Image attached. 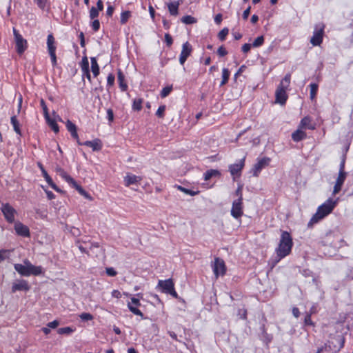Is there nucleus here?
I'll use <instances>...</instances> for the list:
<instances>
[{"mask_svg": "<svg viewBox=\"0 0 353 353\" xmlns=\"http://www.w3.org/2000/svg\"><path fill=\"white\" fill-rule=\"evenodd\" d=\"M291 75L290 74H287L284 77V78L281 81L280 84L279 85V88H283V90H287L290 84Z\"/></svg>", "mask_w": 353, "mask_h": 353, "instance_id": "obj_25", "label": "nucleus"}, {"mask_svg": "<svg viewBox=\"0 0 353 353\" xmlns=\"http://www.w3.org/2000/svg\"><path fill=\"white\" fill-rule=\"evenodd\" d=\"M250 10H251V7L249 6L247 9H245L243 13V19L244 20H247L249 15H250Z\"/></svg>", "mask_w": 353, "mask_h": 353, "instance_id": "obj_63", "label": "nucleus"}, {"mask_svg": "<svg viewBox=\"0 0 353 353\" xmlns=\"http://www.w3.org/2000/svg\"><path fill=\"white\" fill-rule=\"evenodd\" d=\"M157 288H159L162 292L168 294L174 288V283L171 279L159 280Z\"/></svg>", "mask_w": 353, "mask_h": 353, "instance_id": "obj_13", "label": "nucleus"}, {"mask_svg": "<svg viewBox=\"0 0 353 353\" xmlns=\"http://www.w3.org/2000/svg\"><path fill=\"white\" fill-rule=\"evenodd\" d=\"M114 10V8L113 6H108L107 10H106V15L109 17H111L113 14Z\"/></svg>", "mask_w": 353, "mask_h": 353, "instance_id": "obj_62", "label": "nucleus"}, {"mask_svg": "<svg viewBox=\"0 0 353 353\" xmlns=\"http://www.w3.org/2000/svg\"><path fill=\"white\" fill-rule=\"evenodd\" d=\"M310 98H311V99H314L317 93L318 85L316 83H311L310 85Z\"/></svg>", "mask_w": 353, "mask_h": 353, "instance_id": "obj_38", "label": "nucleus"}, {"mask_svg": "<svg viewBox=\"0 0 353 353\" xmlns=\"http://www.w3.org/2000/svg\"><path fill=\"white\" fill-rule=\"evenodd\" d=\"M142 103L143 99L141 98L134 99L132 109L135 111H140L142 109Z\"/></svg>", "mask_w": 353, "mask_h": 353, "instance_id": "obj_32", "label": "nucleus"}, {"mask_svg": "<svg viewBox=\"0 0 353 353\" xmlns=\"http://www.w3.org/2000/svg\"><path fill=\"white\" fill-rule=\"evenodd\" d=\"M82 243H86V242H85V241H81V240H77V241H76V243H76L77 246L78 247V248L79 249V250H80L82 253H85V254H88V255H89V252H88V251L87 250V248H85V247H83V246L82 245V244H81Z\"/></svg>", "mask_w": 353, "mask_h": 353, "instance_id": "obj_43", "label": "nucleus"}, {"mask_svg": "<svg viewBox=\"0 0 353 353\" xmlns=\"http://www.w3.org/2000/svg\"><path fill=\"white\" fill-rule=\"evenodd\" d=\"M55 170L56 172L68 183L70 181H72V178L70 175H68V173L62 168L57 166Z\"/></svg>", "mask_w": 353, "mask_h": 353, "instance_id": "obj_27", "label": "nucleus"}, {"mask_svg": "<svg viewBox=\"0 0 353 353\" xmlns=\"http://www.w3.org/2000/svg\"><path fill=\"white\" fill-rule=\"evenodd\" d=\"M252 46L250 43H245L243 45L241 50L243 53H248L250 50Z\"/></svg>", "mask_w": 353, "mask_h": 353, "instance_id": "obj_59", "label": "nucleus"}, {"mask_svg": "<svg viewBox=\"0 0 353 353\" xmlns=\"http://www.w3.org/2000/svg\"><path fill=\"white\" fill-rule=\"evenodd\" d=\"M68 183L73 188H75L79 193L82 189H83L80 185H79L76 181L72 178V181H70Z\"/></svg>", "mask_w": 353, "mask_h": 353, "instance_id": "obj_46", "label": "nucleus"}, {"mask_svg": "<svg viewBox=\"0 0 353 353\" xmlns=\"http://www.w3.org/2000/svg\"><path fill=\"white\" fill-rule=\"evenodd\" d=\"M323 29L324 27H321L319 29L316 28L313 36L311 37L310 43L314 46H320L323 41Z\"/></svg>", "mask_w": 353, "mask_h": 353, "instance_id": "obj_14", "label": "nucleus"}, {"mask_svg": "<svg viewBox=\"0 0 353 353\" xmlns=\"http://www.w3.org/2000/svg\"><path fill=\"white\" fill-rule=\"evenodd\" d=\"M59 325V322L57 320H54L53 321L49 322L48 323V327L50 328H56Z\"/></svg>", "mask_w": 353, "mask_h": 353, "instance_id": "obj_61", "label": "nucleus"}, {"mask_svg": "<svg viewBox=\"0 0 353 353\" xmlns=\"http://www.w3.org/2000/svg\"><path fill=\"white\" fill-rule=\"evenodd\" d=\"M130 16L131 13L130 11L122 12L121 14V23L125 24L128 21Z\"/></svg>", "mask_w": 353, "mask_h": 353, "instance_id": "obj_36", "label": "nucleus"}, {"mask_svg": "<svg viewBox=\"0 0 353 353\" xmlns=\"http://www.w3.org/2000/svg\"><path fill=\"white\" fill-rule=\"evenodd\" d=\"M306 137V133L300 129L296 130L292 134V139L295 142L301 141L305 139Z\"/></svg>", "mask_w": 353, "mask_h": 353, "instance_id": "obj_22", "label": "nucleus"}, {"mask_svg": "<svg viewBox=\"0 0 353 353\" xmlns=\"http://www.w3.org/2000/svg\"><path fill=\"white\" fill-rule=\"evenodd\" d=\"M23 264H14V270L22 276H39L44 274L41 266H36L31 263L28 259L23 260Z\"/></svg>", "mask_w": 353, "mask_h": 353, "instance_id": "obj_3", "label": "nucleus"}, {"mask_svg": "<svg viewBox=\"0 0 353 353\" xmlns=\"http://www.w3.org/2000/svg\"><path fill=\"white\" fill-rule=\"evenodd\" d=\"M140 305V300L135 297H132L131 301L128 303V307L131 312L144 319L145 317L143 312L138 308Z\"/></svg>", "mask_w": 353, "mask_h": 353, "instance_id": "obj_9", "label": "nucleus"}, {"mask_svg": "<svg viewBox=\"0 0 353 353\" xmlns=\"http://www.w3.org/2000/svg\"><path fill=\"white\" fill-rule=\"evenodd\" d=\"M270 159L268 157H263L259 159L254 165L252 168V173L254 176H258L261 170L269 165Z\"/></svg>", "mask_w": 353, "mask_h": 353, "instance_id": "obj_12", "label": "nucleus"}, {"mask_svg": "<svg viewBox=\"0 0 353 353\" xmlns=\"http://www.w3.org/2000/svg\"><path fill=\"white\" fill-rule=\"evenodd\" d=\"M14 230L17 234L19 236L28 237L30 236V230L29 228L21 223V222H17L14 224Z\"/></svg>", "mask_w": 353, "mask_h": 353, "instance_id": "obj_15", "label": "nucleus"}, {"mask_svg": "<svg viewBox=\"0 0 353 353\" xmlns=\"http://www.w3.org/2000/svg\"><path fill=\"white\" fill-rule=\"evenodd\" d=\"M114 79H115L114 75L112 73L109 74L108 76V78H107V86L108 87L112 86L114 83Z\"/></svg>", "mask_w": 353, "mask_h": 353, "instance_id": "obj_50", "label": "nucleus"}, {"mask_svg": "<svg viewBox=\"0 0 353 353\" xmlns=\"http://www.w3.org/2000/svg\"><path fill=\"white\" fill-rule=\"evenodd\" d=\"M346 175H347V173L346 172H339V176L337 177V179H336V183H339V184H341V185H343L345 180V178H346Z\"/></svg>", "mask_w": 353, "mask_h": 353, "instance_id": "obj_44", "label": "nucleus"}, {"mask_svg": "<svg viewBox=\"0 0 353 353\" xmlns=\"http://www.w3.org/2000/svg\"><path fill=\"white\" fill-rule=\"evenodd\" d=\"M165 110V105H160L156 112V115L159 118H163L164 117Z\"/></svg>", "mask_w": 353, "mask_h": 353, "instance_id": "obj_48", "label": "nucleus"}, {"mask_svg": "<svg viewBox=\"0 0 353 353\" xmlns=\"http://www.w3.org/2000/svg\"><path fill=\"white\" fill-rule=\"evenodd\" d=\"M299 127L310 130L314 129V126L311 125V119L309 117H305L301 119Z\"/></svg>", "mask_w": 353, "mask_h": 353, "instance_id": "obj_26", "label": "nucleus"}, {"mask_svg": "<svg viewBox=\"0 0 353 353\" xmlns=\"http://www.w3.org/2000/svg\"><path fill=\"white\" fill-rule=\"evenodd\" d=\"M47 46L49 54L56 52L55 40L52 34L48 35Z\"/></svg>", "mask_w": 353, "mask_h": 353, "instance_id": "obj_20", "label": "nucleus"}, {"mask_svg": "<svg viewBox=\"0 0 353 353\" xmlns=\"http://www.w3.org/2000/svg\"><path fill=\"white\" fill-rule=\"evenodd\" d=\"M220 176L221 173L219 170L213 169L208 170L204 173V180L208 181L213 176L219 177Z\"/></svg>", "mask_w": 353, "mask_h": 353, "instance_id": "obj_24", "label": "nucleus"}, {"mask_svg": "<svg viewBox=\"0 0 353 353\" xmlns=\"http://www.w3.org/2000/svg\"><path fill=\"white\" fill-rule=\"evenodd\" d=\"M34 1L39 8L44 10L46 7L48 0H34Z\"/></svg>", "mask_w": 353, "mask_h": 353, "instance_id": "obj_49", "label": "nucleus"}, {"mask_svg": "<svg viewBox=\"0 0 353 353\" xmlns=\"http://www.w3.org/2000/svg\"><path fill=\"white\" fill-rule=\"evenodd\" d=\"M176 188L179 190H180V191H181V192H184V193H185L187 194L191 195V196L196 195L199 193V191H194V190H190V189H187V188H184V187H183L181 185H176Z\"/></svg>", "mask_w": 353, "mask_h": 353, "instance_id": "obj_33", "label": "nucleus"}, {"mask_svg": "<svg viewBox=\"0 0 353 353\" xmlns=\"http://www.w3.org/2000/svg\"><path fill=\"white\" fill-rule=\"evenodd\" d=\"M341 188H342V185L336 182L334 187V190H333V194H336L339 193L341 191Z\"/></svg>", "mask_w": 353, "mask_h": 353, "instance_id": "obj_64", "label": "nucleus"}, {"mask_svg": "<svg viewBox=\"0 0 353 353\" xmlns=\"http://www.w3.org/2000/svg\"><path fill=\"white\" fill-rule=\"evenodd\" d=\"M38 166L41 169V171L42 172V175L44 177L46 182L50 185V183H52L53 181L52 178L50 176V175L48 174L46 170L44 169L43 165L41 163H38Z\"/></svg>", "mask_w": 353, "mask_h": 353, "instance_id": "obj_29", "label": "nucleus"}, {"mask_svg": "<svg viewBox=\"0 0 353 353\" xmlns=\"http://www.w3.org/2000/svg\"><path fill=\"white\" fill-rule=\"evenodd\" d=\"M230 77V71L228 68H223L222 71V81L220 83V86H223L226 84L228 81Z\"/></svg>", "mask_w": 353, "mask_h": 353, "instance_id": "obj_30", "label": "nucleus"}, {"mask_svg": "<svg viewBox=\"0 0 353 353\" xmlns=\"http://www.w3.org/2000/svg\"><path fill=\"white\" fill-rule=\"evenodd\" d=\"M80 319L82 321H87L93 319V316L90 313L83 312L79 315Z\"/></svg>", "mask_w": 353, "mask_h": 353, "instance_id": "obj_47", "label": "nucleus"}, {"mask_svg": "<svg viewBox=\"0 0 353 353\" xmlns=\"http://www.w3.org/2000/svg\"><path fill=\"white\" fill-rule=\"evenodd\" d=\"M105 272L110 276H115L117 274V271L113 268H106Z\"/></svg>", "mask_w": 353, "mask_h": 353, "instance_id": "obj_56", "label": "nucleus"}, {"mask_svg": "<svg viewBox=\"0 0 353 353\" xmlns=\"http://www.w3.org/2000/svg\"><path fill=\"white\" fill-rule=\"evenodd\" d=\"M73 332V329L70 327H61L57 330L59 334H70Z\"/></svg>", "mask_w": 353, "mask_h": 353, "instance_id": "obj_39", "label": "nucleus"}, {"mask_svg": "<svg viewBox=\"0 0 353 353\" xmlns=\"http://www.w3.org/2000/svg\"><path fill=\"white\" fill-rule=\"evenodd\" d=\"M165 41L168 47L171 46L173 43V39L169 33L165 34Z\"/></svg>", "mask_w": 353, "mask_h": 353, "instance_id": "obj_55", "label": "nucleus"}, {"mask_svg": "<svg viewBox=\"0 0 353 353\" xmlns=\"http://www.w3.org/2000/svg\"><path fill=\"white\" fill-rule=\"evenodd\" d=\"M82 145L92 148L93 151H99L102 148L101 141L99 139H96L93 141H86L82 143Z\"/></svg>", "mask_w": 353, "mask_h": 353, "instance_id": "obj_17", "label": "nucleus"}, {"mask_svg": "<svg viewBox=\"0 0 353 353\" xmlns=\"http://www.w3.org/2000/svg\"><path fill=\"white\" fill-rule=\"evenodd\" d=\"M141 180L140 176L134 175V174H127L124 178L125 185L126 186H130L133 184H138Z\"/></svg>", "mask_w": 353, "mask_h": 353, "instance_id": "obj_18", "label": "nucleus"}, {"mask_svg": "<svg viewBox=\"0 0 353 353\" xmlns=\"http://www.w3.org/2000/svg\"><path fill=\"white\" fill-rule=\"evenodd\" d=\"M245 157H244L243 159H240L239 162L229 165V171L233 176L234 180H235V176H239L241 175V170L245 165Z\"/></svg>", "mask_w": 353, "mask_h": 353, "instance_id": "obj_7", "label": "nucleus"}, {"mask_svg": "<svg viewBox=\"0 0 353 353\" xmlns=\"http://www.w3.org/2000/svg\"><path fill=\"white\" fill-rule=\"evenodd\" d=\"M80 65H81L82 71L90 69L89 68L88 59V57L86 56H84L82 58L81 62L80 63Z\"/></svg>", "mask_w": 353, "mask_h": 353, "instance_id": "obj_37", "label": "nucleus"}, {"mask_svg": "<svg viewBox=\"0 0 353 353\" xmlns=\"http://www.w3.org/2000/svg\"><path fill=\"white\" fill-rule=\"evenodd\" d=\"M1 211L8 223H12L14 222V215L17 212L9 203L3 204Z\"/></svg>", "mask_w": 353, "mask_h": 353, "instance_id": "obj_8", "label": "nucleus"}, {"mask_svg": "<svg viewBox=\"0 0 353 353\" xmlns=\"http://www.w3.org/2000/svg\"><path fill=\"white\" fill-rule=\"evenodd\" d=\"M337 201L328 199L325 203L319 206L316 212L312 216L307 223L308 228H312L321 219L330 214L336 205Z\"/></svg>", "mask_w": 353, "mask_h": 353, "instance_id": "obj_2", "label": "nucleus"}, {"mask_svg": "<svg viewBox=\"0 0 353 353\" xmlns=\"http://www.w3.org/2000/svg\"><path fill=\"white\" fill-rule=\"evenodd\" d=\"M180 3L179 1H172L168 4L169 12L172 16H176L179 13V6Z\"/></svg>", "mask_w": 353, "mask_h": 353, "instance_id": "obj_21", "label": "nucleus"}, {"mask_svg": "<svg viewBox=\"0 0 353 353\" xmlns=\"http://www.w3.org/2000/svg\"><path fill=\"white\" fill-rule=\"evenodd\" d=\"M70 134H71V136L72 137V138H74V139L77 140V143L80 145H82V143L79 141V139L77 130H74V131L70 132Z\"/></svg>", "mask_w": 353, "mask_h": 353, "instance_id": "obj_58", "label": "nucleus"}, {"mask_svg": "<svg viewBox=\"0 0 353 353\" xmlns=\"http://www.w3.org/2000/svg\"><path fill=\"white\" fill-rule=\"evenodd\" d=\"M305 325H313V323L311 319V314L307 313L304 318Z\"/></svg>", "mask_w": 353, "mask_h": 353, "instance_id": "obj_53", "label": "nucleus"}, {"mask_svg": "<svg viewBox=\"0 0 353 353\" xmlns=\"http://www.w3.org/2000/svg\"><path fill=\"white\" fill-rule=\"evenodd\" d=\"M230 212L233 218L241 219L243 214V203L241 199L233 201Z\"/></svg>", "mask_w": 353, "mask_h": 353, "instance_id": "obj_5", "label": "nucleus"}, {"mask_svg": "<svg viewBox=\"0 0 353 353\" xmlns=\"http://www.w3.org/2000/svg\"><path fill=\"white\" fill-rule=\"evenodd\" d=\"M13 33L16 41V50L18 54H23L27 48V41L14 28Z\"/></svg>", "mask_w": 353, "mask_h": 353, "instance_id": "obj_4", "label": "nucleus"}, {"mask_svg": "<svg viewBox=\"0 0 353 353\" xmlns=\"http://www.w3.org/2000/svg\"><path fill=\"white\" fill-rule=\"evenodd\" d=\"M91 70L94 77H97L99 74V66L97 63L96 57H91Z\"/></svg>", "mask_w": 353, "mask_h": 353, "instance_id": "obj_23", "label": "nucleus"}, {"mask_svg": "<svg viewBox=\"0 0 353 353\" xmlns=\"http://www.w3.org/2000/svg\"><path fill=\"white\" fill-rule=\"evenodd\" d=\"M172 90V85H169L163 88L161 92V97L165 98L168 97Z\"/></svg>", "mask_w": 353, "mask_h": 353, "instance_id": "obj_40", "label": "nucleus"}, {"mask_svg": "<svg viewBox=\"0 0 353 353\" xmlns=\"http://www.w3.org/2000/svg\"><path fill=\"white\" fill-rule=\"evenodd\" d=\"M40 104H41V108L43 109L45 119H49L48 109V107H47V105L46 104L45 101L43 99H41Z\"/></svg>", "mask_w": 353, "mask_h": 353, "instance_id": "obj_42", "label": "nucleus"}, {"mask_svg": "<svg viewBox=\"0 0 353 353\" xmlns=\"http://www.w3.org/2000/svg\"><path fill=\"white\" fill-rule=\"evenodd\" d=\"M217 53L220 57H224L228 54V51L223 46H221L218 48Z\"/></svg>", "mask_w": 353, "mask_h": 353, "instance_id": "obj_57", "label": "nucleus"}, {"mask_svg": "<svg viewBox=\"0 0 353 353\" xmlns=\"http://www.w3.org/2000/svg\"><path fill=\"white\" fill-rule=\"evenodd\" d=\"M30 290V285L28 282L24 279L17 280L16 282L13 283L11 289L12 293H14L17 291L28 292Z\"/></svg>", "mask_w": 353, "mask_h": 353, "instance_id": "obj_11", "label": "nucleus"}, {"mask_svg": "<svg viewBox=\"0 0 353 353\" xmlns=\"http://www.w3.org/2000/svg\"><path fill=\"white\" fill-rule=\"evenodd\" d=\"M10 121L13 126L14 132L19 136H21V131L20 130V124L19 123V121L17 120V117L15 115L11 117Z\"/></svg>", "mask_w": 353, "mask_h": 353, "instance_id": "obj_28", "label": "nucleus"}, {"mask_svg": "<svg viewBox=\"0 0 353 353\" xmlns=\"http://www.w3.org/2000/svg\"><path fill=\"white\" fill-rule=\"evenodd\" d=\"M275 97L276 103H278L281 105L285 104L288 99L286 90H283V88H277L275 92Z\"/></svg>", "mask_w": 353, "mask_h": 353, "instance_id": "obj_16", "label": "nucleus"}, {"mask_svg": "<svg viewBox=\"0 0 353 353\" xmlns=\"http://www.w3.org/2000/svg\"><path fill=\"white\" fill-rule=\"evenodd\" d=\"M107 117L108 119L110 122H112L114 119V113L112 109H108L107 110Z\"/></svg>", "mask_w": 353, "mask_h": 353, "instance_id": "obj_60", "label": "nucleus"}, {"mask_svg": "<svg viewBox=\"0 0 353 353\" xmlns=\"http://www.w3.org/2000/svg\"><path fill=\"white\" fill-rule=\"evenodd\" d=\"M99 14V11L94 6H92L90 10V18L91 19H95L98 17Z\"/></svg>", "mask_w": 353, "mask_h": 353, "instance_id": "obj_45", "label": "nucleus"}, {"mask_svg": "<svg viewBox=\"0 0 353 353\" xmlns=\"http://www.w3.org/2000/svg\"><path fill=\"white\" fill-rule=\"evenodd\" d=\"M242 185H239L235 191V195L238 196L237 199H241L243 201Z\"/></svg>", "mask_w": 353, "mask_h": 353, "instance_id": "obj_54", "label": "nucleus"}, {"mask_svg": "<svg viewBox=\"0 0 353 353\" xmlns=\"http://www.w3.org/2000/svg\"><path fill=\"white\" fill-rule=\"evenodd\" d=\"M46 122L48 123V124L50 126V128H52V130L55 132V133H57L59 132V125L57 123V122L54 120V119H52L50 117H49V119H46Z\"/></svg>", "mask_w": 353, "mask_h": 353, "instance_id": "obj_31", "label": "nucleus"}, {"mask_svg": "<svg viewBox=\"0 0 353 353\" xmlns=\"http://www.w3.org/2000/svg\"><path fill=\"white\" fill-rule=\"evenodd\" d=\"M66 128H67V130L70 132H72L74 131V130H77L76 125L74 123H73L72 121H70V120H68L66 122Z\"/></svg>", "mask_w": 353, "mask_h": 353, "instance_id": "obj_51", "label": "nucleus"}, {"mask_svg": "<svg viewBox=\"0 0 353 353\" xmlns=\"http://www.w3.org/2000/svg\"><path fill=\"white\" fill-rule=\"evenodd\" d=\"M181 21L185 24H192L196 22V19L190 15L183 17Z\"/></svg>", "mask_w": 353, "mask_h": 353, "instance_id": "obj_34", "label": "nucleus"}, {"mask_svg": "<svg viewBox=\"0 0 353 353\" xmlns=\"http://www.w3.org/2000/svg\"><path fill=\"white\" fill-rule=\"evenodd\" d=\"M293 246V241L290 234L283 231L278 247L276 248V256L272 261V268L282 259L289 255Z\"/></svg>", "mask_w": 353, "mask_h": 353, "instance_id": "obj_1", "label": "nucleus"}, {"mask_svg": "<svg viewBox=\"0 0 353 353\" xmlns=\"http://www.w3.org/2000/svg\"><path fill=\"white\" fill-rule=\"evenodd\" d=\"M264 43V37L263 36H259L252 43V46L254 48H258L261 46Z\"/></svg>", "mask_w": 353, "mask_h": 353, "instance_id": "obj_35", "label": "nucleus"}, {"mask_svg": "<svg viewBox=\"0 0 353 353\" xmlns=\"http://www.w3.org/2000/svg\"><path fill=\"white\" fill-rule=\"evenodd\" d=\"M117 79L121 90L123 92L126 91L128 89V85L125 81V76L121 69L118 70Z\"/></svg>", "mask_w": 353, "mask_h": 353, "instance_id": "obj_19", "label": "nucleus"}, {"mask_svg": "<svg viewBox=\"0 0 353 353\" xmlns=\"http://www.w3.org/2000/svg\"><path fill=\"white\" fill-rule=\"evenodd\" d=\"M91 27L94 32H97L100 28V22L98 19H94L91 23Z\"/></svg>", "mask_w": 353, "mask_h": 353, "instance_id": "obj_52", "label": "nucleus"}, {"mask_svg": "<svg viewBox=\"0 0 353 353\" xmlns=\"http://www.w3.org/2000/svg\"><path fill=\"white\" fill-rule=\"evenodd\" d=\"M192 52V47L191 44L186 41L182 46V50L179 57V63L181 65H183L188 57L191 54Z\"/></svg>", "mask_w": 353, "mask_h": 353, "instance_id": "obj_10", "label": "nucleus"}, {"mask_svg": "<svg viewBox=\"0 0 353 353\" xmlns=\"http://www.w3.org/2000/svg\"><path fill=\"white\" fill-rule=\"evenodd\" d=\"M228 32H229V29L228 28H224L223 29H222L218 34V38L221 40V41H224L227 37V35L228 34Z\"/></svg>", "mask_w": 353, "mask_h": 353, "instance_id": "obj_41", "label": "nucleus"}, {"mask_svg": "<svg viewBox=\"0 0 353 353\" xmlns=\"http://www.w3.org/2000/svg\"><path fill=\"white\" fill-rule=\"evenodd\" d=\"M212 269L216 278H218L219 276H223L226 272L224 261L219 257H216L212 265Z\"/></svg>", "mask_w": 353, "mask_h": 353, "instance_id": "obj_6", "label": "nucleus"}]
</instances>
